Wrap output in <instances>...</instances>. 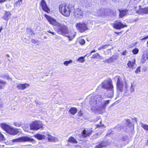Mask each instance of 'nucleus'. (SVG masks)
Returning a JSON list of instances; mask_svg holds the SVG:
<instances>
[{
    "mask_svg": "<svg viewBox=\"0 0 148 148\" xmlns=\"http://www.w3.org/2000/svg\"><path fill=\"white\" fill-rule=\"evenodd\" d=\"M114 79L116 82L117 90L118 92H121L126 90L127 87V84L125 80L119 76H116Z\"/></svg>",
    "mask_w": 148,
    "mask_h": 148,
    "instance_id": "f257e3e1",
    "label": "nucleus"
},
{
    "mask_svg": "<svg viewBox=\"0 0 148 148\" xmlns=\"http://www.w3.org/2000/svg\"><path fill=\"white\" fill-rule=\"evenodd\" d=\"M74 7L71 5H67L66 3L61 4L59 6V10L60 13L66 17L70 16L71 11L73 9Z\"/></svg>",
    "mask_w": 148,
    "mask_h": 148,
    "instance_id": "f03ea898",
    "label": "nucleus"
},
{
    "mask_svg": "<svg viewBox=\"0 0 148 148\" xmlns=\"http://www.w3.org/2000/svg\"><path fill=\"white\" fill-rule=\"evenodd\" d=\"M101 87L107 90L108 96L110 98L112 97L114 94L113 86L112 84L111 79L106 80L101 84Z\"/></svg>",
    "mask_w": 148,
    "mask_h": 148,
    "instance_id": "7ed1b4c3",
    "label": "nucleus"
},
{
    "mask_svg": "<svg viewBox=\"0 0 148 148\" xmlns=\"http://www.w3.org/2000/svg\"><path fill=\"white\" fill-rule=\"evenodd\" d=\"M102 99L101 96L100 95L96 96L94 98H92L90 102V104L91 106V109L92 110H97V108L96 107L97 106V104H99L101 103Z\"/></svg>",
    "mask_w": 148,
    "mask_h": 148,
    "instance_id": "20e7f679",
    "label": "nucleus"
},
{
    "mask_svg": "<svg viewBox=\"0 0 148 148\" xmlns=\"http://www.w3.org/2000/svg\"><path fill=\"white\" fill-rule=\"evenodd\" d=\"M75 27L78 32L80 33H83L89 29L88 27L87 23L83 22L77 23Z\"/></svg>",
    "mask_w": 148,
    "mask_h": 148,
    "instance_id": "39448f33",
    "label": "nucleus"
},
{
    "mask_svg": "<svg viewBox=\"0 0 148 148\" xmlns=\"http://www.w3.org/2000/svg\"><path fill=\"white\" fill-rule=\"evenodd\" d=\"M73 14L74 17L77 19H82L84 16L83 10L79 8H76L74 9Z\"/></svg>",
    "mask_w": 148,
    "mask_h": 148,
    "instance_id": "423d86ee",
    "label": "nucleus"
},
{
    "mask_svg": "<svg viewBox=\"0 0 148 148\" xmlns=\"http://www.w3.org/2000/svg\"><path fill=\"white\" fill-rule=\"evenodd\" d=\"M42 127V122L40 121L33 122L30 125V129L38 130Z\"/></svg>",
    "mask_w": 148,
    "mask_h": 148,
    "instance_id": "0eeeda50",
    "label": "nucleus"
},
{
    "mask_svg": "<svg viewBox=\"0 0 148 148\" xmlns=\"http://www.w3.org/2000/svg\"><path fill=\"white\" fill-rule=\"evenodd\" d=\"M57 27L58 29L57 31L59 34L64 35L68 32L67 27L65 25L59 23Z\"/></svg>",
    "mask_w": 148,
    "mask_h": 148,
    "instance_id": "6e6552de",
    "label": "nucleus"
},
{
    "mask_svg": "<svg viewBox=\"0 0 148 148\" xmlns=\"http://www.w3.org/2000/svg\"><path fill=\"white\" fill-rule=\"evenodd\" d=\"M35 140L32 138H30L27 136H22L19 138L14 139L12 140L13 142H20L26 141H32Z\"/></svg>",
    "mask_w": 148,
    "mask_h": 148,
    "instance_id": "1a4fd4ad",
    "label": "nucleus"
},
{
    "mask_svg": "<svg viewBox=\"0 0 148 148\" xmlns=\"http://www.w3.org/2000/svg\"><path fill=\"white\" fill-rule=\"evenodd\" d=\"M44 16L48 21L49 22L50 24H51L53 25L56 26L57 27L58 26V25L59 24V23H58L57 21L53 18L46 14H45Z\"/></svg>",
    "mask_w": 148,
    "mask_h": 148,
    "instance_id": "9d476101",
    "label": "nucleus"
},
{
    "mask_svg": "<svg viewBox=\"0 0 148 148\" xmlns=\"http://www.w3.org/2000/svg\"><path fill=\"white\" fill-rule=\"evenodd\" d=\"M44 16L48 21L49 22L50 24H51L53 25L56 26L57 27L58 26V25L59 24V23H58L57 21L53 18L46 14H45Z\"/></svg>",
    "mask_w": 148,
    "mask_h": 148,
    "instance_id": "9b49d317",
    "label": "nucleus"
},
{
    "mask_svg": "<svg viewBox=\"0 0 148 148\" xmlns=\"http://www.w3.org/2000/svg\"><path fill=\"white\" fill-rule=\"evenodd\" d=\"M113 27L115 29H120L122 28L126 27L127 25H124L121 22L117 21L114 24Z\"/></svg>",
    "mask_w": 148,
    "mask_h": 148,
    "instance_id": "f8f14e48",
    "label": "nucleus"
},
{
    "mask_svg": "<svg viewBox=\"0 0 148 148\" xmlns=\"http://www.w3.org/2000/svg\"><path fill=\"white\" fill-rule=\"evenodd\" d=\"M40 5L43 10L48 13L50 12V10L48 7L46 2L44 0L41 1Z\"/></svg>",
    "mask_w": 148,
    "mask_h": 148,
    "instance_id": "ddd939ff",
    "label": "nucleus"
},
{
    "mask_svg": "<svg viewBox=\"0 0 148 148\" xmlns=\"http://www.w3.org/2000/svg\"><path fill=\"white\" fill-rule=\"evenodd\" d=\"M29 86V84L27 83H18L17 84L16 88L18 90H24Z\"/></svg>",
    "mask_w": 148,
    "mask_h": 148,
    "instance_id": "4468645a",
    "label": "nucleus"
},
{
    "mask_svg": "<svg viewBox=\"0 0 148 148\" xmlns=\"http://www.w3.org/2000/svg\"><path fill=\"white\" fill-rule=\"evenodd\" d=\"M66 36L69 38L70 41L72 40L76 36V33L74 31H69L68 33L66 34Z\"/></svg>",
    "mask_w": 148,
    "mask_h": 148,
    "instance_id": "2eb2a0df",
    "label": "nucleus"
},
{
    "mask_svg": "<svg viewBox=\"0 0 148 148\" xmlns=\"http://www.w3.org/2000/svg\"><path fill=\"white\" fill-rule=\"evenodd\" d=\"M4 14L2 16V18L5 21H8L12 16L10 12L5 11Z\"/></svg>",
    "mask_w": 148,
    "mask_h": 148,
    "instance_id": "dca6fc26",
    "label": "nucleus"
},
{
    "mask_svg": "<svg viewBox=\"0 0 148 148\" xmlns=\"http://www.w3.org/2000/svg\"><path fill=\"white\" fill-rule=\"evenodd\" d=\"M8 134L12 135H15L17 134V130L14 127L10 126L8 131L6 132Z\"/></svg>",
    "mask_w": 148,
    "mask_h": 148,
    "instance_id": "f3484780",
    "label": "nucleus"
},
{
    "mask_svg": "<svg viewBox=\"0 0 148 148\" xmlns=\"http://www.w3.org/2000/svg\"><path fill=\"white\" fill-rule=\"evenodd\" d=\"M92 131L90 130H84L82 132V136L83 138H86L89 136L91 134Z\"/></svg>",
    "mask_w": 148,
    "mask_h": 148,
    "instance_id": "a211bd4d",
    "label": "nucleus"
},
{
    "mask_svg": "<svg viewBox=\"0 0 148 148\" xmlns=\"http://www.w3.org/2000/svg\"><path fill=\"white\" fill-rule=\"evenodd\" d=\"M147 60H148V51L144 53L141 58V62L144 63Z\"/></svg>",
    "mask_w": 148,
    "mask_h": 148,
    "instance_id": "6ab92c4d",
    "label": "nucleus"
},
{
    "mask_svg": "<svg viewBox=\"0 0 148 148\" xmlns=\"http://www.w3.org/2000/svg\"><path fill=\"white\" fill-rule=\"evenodd\" d=\"M135 64V60L134 59L132 61H129L127 64V65L128 67L133 69L135 68V67H134Z\"/></svg>",
    "mask_w": 148,
    "mask_h": 148,
    "instance_id": "aec40b11",
    "label": "nucleus"
},
{
    "mask_svg": "<svg viewBox=\"0 0 148 148\" xmlns=\"http://www.w3.org/2000/svg\"><path fill=\"white\" fill-rule=\"evenodd\" d=\"M119 17L120 18H122L126 15L128 13V10H119Z\"/></svg>",
    "mask_w": 148,
    "mask_h": 148,
    "instance_id": "412c9836",
    "label": "nucleus"
},
{
    "mask_svg": "<svg viewBox=\"0 0 148 148\" xmlns=\"http://www.w3.org/2000/svg\"><path fill=\"white\" fill-rule=\"evenodd\" d=\"M47 136L48 137V141L50 142H56L58 140L57 138L49 134H47Z\"/></svg>",
    "mask_w": 148,
    "mask_h": 148,
    "instance_id": "4be33fe9",
    "label": "nucleus"
},
{
    "mask_svg": "<svg viewBox=\"0 0 148 148\" xmlns=\"http://www.w3.org/2000/svg\"><path fill=\"white\" fill-rule=\"evenodd\" d=\"M137 12L141 14H148V7L145 8L140 9Z\"/></svg>",
    "mask_w": 148,
    "mask_h": 148,
    "instance_id": "5701e85b",
    "label": "nucleus"
},
{
    "mask_svg": "<svg viewBox=\"0 0 148 148\" xmlns=\"http://www.w3.org/2000/svg\"><path fill=\"white\" fill-rule=\"evenodd\" d=\"M0 126L1 128L5 130L6 132H7L10 126L9 125H8L5 123H1L0 124Z\"/></svg>",
    "mask_w": 148,
    "mask_h": 148,
    "instance_id": "b1692460",
    "label": "nucleus"
},
{
    "mask_svg": "<svg viewBox=\"0 0 148 148\" xmlns=\"http://www.w3.org/2000/svg\"><path fill=\"white\" fill-rule=\"evenodd\" d=\"M108 143L106 142H102L98 145L96 146V148H102L103 147H105L108 145Z\"/></svg>",
    "mask_w": 148,
    "mask_h": 148,
    "instance_id": "393cba45",
    "label": "nucleus"
},
{
    "mask_svg": "<svg viewBox=\"0 0 148 148\" xmlns=\"http://www.w3.org/2000/svg\"><path fill=\"white\" fill-rule=\"evenodd\" d=\"M34 136L36 138H37L39 140H41L42 139H45V137L46 136H45L41 135L39 134H37L34 135Z\"/></svg>",
    "mask_w": 148,
    "mask_h": 148,
    "instance_id": "a878e982",
    "label": "nucleus"
},
{
    "mask_svg": "<svg viewBox=\"0 0 148 148\" xmlns=\"http://www.w3.org/2000/svg\"><path fill=\"white\" fill-rule=\"evenodd\" d=\"M77 111V110L76 108L73 107L71 108L69 110L70 112L72 115H74Z\"/></svg>",
    "mask_w": 148,
    "mask_h": 148,
    "instance_id": "bb28decb",
    "label": "nucleus"
},
{
    "mask_svg": "<svg viewBox=\"0 0 148 148\" xmlns=\"http://www.w3.org/2000/svg\"><path fill=\"white\" fill-rule=\"evenodd\" d=\"M68 141L70 143H77V142L76 140L73 137H70L68 139Z\"/></svg>",
    "mask_w": 148,
    "mask_h": 148,
    "instance_id": "cd10ccee",
    "label": "nucleus"
},
{
    "mask_svg": "<svg viewBox=\"0 0 148 148\" xmlns=\"http://www.w3.org/2000/svg\"><path fill=\"white\" fill-rule=\"evenodd\" d=\"M23 0H18L14 4V6L16 5L17 7H20L22 3Z\"/></svg>",
    "mask_w": 148,
    "mask_h": 148,
    "instance_id": "c85d7f7f",
    "label": "nucleus"
},
{
    "mask_svg": "<svg viewBox=\"0 0 148 148\" xmlns=\"http://www.w3.org/2000/svg\"><path fill=\"white\" fill-rule=\"evenodd\" d=\"M86 56V55L84 57H81L77 59V61L83 63L85 61L84 58Z\"/></svg>",
    "mask_w": 148,
    "mask_h": 148,
    "instance_id": "c756f323",
    "label": "nucleus"
},
{
    "mask_svg": "<svg viewBox=\"0 0 148 148\" xmlns=\"http://www.w3.org/2000/svg\"><path fill=\"white\" fill-rule=\"evenodd\" d=\"M141 127L145 130L148 131V125L143 124L142 123H140Z\"/></svg>",
    "mask_w": 148,
    "mask_h": 148,
    "instance_id": "7c9ffc66",
    "label": "nucleus"
},
{
    "mask_svg": "<svg viewBox=\"0 0 148 148\" xmlns=\"http://www.w3.org/2000/svg\"><path fill=\"white\" fill-rule=\"evenodd\" d=\"M6 82L2 80H0V89H2L3 88L2 85H5L6 84Z\"/></svg>",
    "mask_w": 148,
    "mask_h": 148,
    "instance_id": "2f4dec72",
    "label": "nucleus"
},
{
    "mask_svg": "<svg viewBox=\"0 0 148 148\" xmlns=\"http://www.w3.org/2000/svg\"><path fill=\"white\" fill-rule=\"evenodd\" d=\"M73 61L72 60H70L69 61H66L64 62V64L66 66H67L68 65L72 62Z\"/></svg>",
    "mask_w": 148,
    "mask_h": 148,
    "instance_id": "473e14b6",
    "label": "nucleus"
},
{
    "mask_svg": "<svg viewBox=\"0 0 148 148\" xmlns=\"http://www.w3.org/2000/svg\"><path fill=\"white\" fill-rule=\"evenodd\" d=\"M118 56L116 55H113L112 57H111L112 60L113 62L115 61L118 58Z\"/></svg>",
    "mask_w": 148,
    "mask_h": 148,
    "instance_id": "72a5a7b5",
    "label": "nucleus"
},
{
    "mask_svg": "<svg viewBox=\"0 0 148 148\" xmlns=\"http://www.w3.org/2000/svg\"><path fill=\"white\" fill-rule=\"evenodd\" d=\"M5 140V138L3 134L0 132V142L3 141Z\"/></svg>",
    "mask_w": 148,
    "mask_h": 148,
    "instance_id": "f704fd0d",
    "label": "nucleus"
},
{
    "mask_svg": "<svg viewBox=\"0 0 148 148\" xmlns=\"http://www.w3.org/2000/svg\"><path fill=\"white\" fill-rule=\"evenodd\" d=\"M139 51L138 49L137 48H136L132 50V52L134 54H137Z\"/></svg>",
    "mask_w": 148,
    "mask_h": 148,
    "instance_id": "c9c22d12",
    "label": "nucleus"
},
{
    "mask_svg": "<svg viewBox=\"0 0 148 148\" xmlns=\"http://www.w3.org/2000/svg\"><path fill=\"white\" fill-rule=\"evenodd\" d=\"M99 12H100L99 13L100 14L99 15L104 16L106 14V12L104 9L99 11Z\"/></svg>",
    "mask_w": 148,
    "mask_h": 148,
    "instance_id": "e433bc0d",
    "label": "nucleus"
},
{
    "mask_svg": "<svg viewBox=\"0 0 148 148\" xmlns=\"http://www.w3.org/2000/svg\"><path fill=\"white\" fill-rule=\"evenodd\" d=\"M105 62L108 63H111L113 62L111 57L109 59L106 60Z\"/></svg>",
    "mask_w": 148,
    "mask_h": 148,
    "instance_id": "4c0bfd02",
    "label": "nucleus"
},
{
    "mask_svg": "<svg viewBox=\"0 0 148 148\" xmlns=\"http://www.w3.org/2000/svg\"><path fill=\"white\" fill-rule=\"evenodd\" d=\"M79 43L81 45H84L85 43V42L84 40L81 39L79 41Z\"/></svg>",
    "mask_w": 148,
    "mask_h": 148,
    "instance_id": "58836bf2",
    "label": "nucleus"
},
{
    "mask_svg": "<svg viewBox=\"0 0 148 148\" xmlns=\"http://www.w3.org/2000/svg\"><path fill=\"white\" fill-rule=\"evenodd\" d=\"M14 125L16 127H19L21 126V123L20 122H15Z\"/></svg>",
    "mask_w": 148,
    "mask_h": 148,
    "instance_id": "ea45409f",
    "label": "nucleus"
},
{
    "mask_svg": "<svg viewBox=\"0 0 148 148\" xmlns=\"http://www.w3.org/2000/svg\"><path fill=\"white\" fill-rule=\"evenodd\" d=\"M126 124L128 125H130L129 126V127H130V125H132L131 124V123H130V121L129 119H126Z\"/></svg>",
    "mask_w": 148,
    "mask_h": 148,
    "instance_id": "a19ab883",
    "label": "nucleus"
},
{
    "mask_svg": "<svg viewBox=\"0 0 148 148\" xmlns=\"http://www.w3.org/2000/svg\"><path fill=\"white\" fill-rule=\"evenodd\" d=\"M98 56L100 57V56L99 54L98 53H95L92 55V58H95Z\"/></svg>",
    "mask_w": 148,
    "mask_h": 148,
    "instance_id": "79ce46f5",
    "label": "nucleus"
},
{
    "mask_svg": "<svg viewBox=\"0 0 148 148\" xmlns=\"http://www.w3.org/2000/svg\"><path fill=\"white\" fill-rule=\"evenodd\" d=\"M140 66H138L136 69V70L135 71V72L136 73H138V72H140Z\"/></svg>",
    "mask_w": 148,
    "mask_h": 148,
    "instance_id": "37998d69",
    "label": "nucleus"
},
{
    "mask_svg": "<svg viewBox=\"0 0 148 148\" xmlns=\"http://www.w3.org/2000/svg\"><path fill=\"white\" fill-rule=\"evenodd\" d=\"M109 46V44H106L104 45H103L102 46V49H106L108 46Z\"/></svg>",
    "mask_w": 148,
    "mask_h": 148,
    "instance_id": "c03bdc74",
    "label": "nucleus"
},
{
    "mask_svg": "<svg viewBox=\"0 0 148 148\" xmlns=\"http://www.w3.org/2000/svg\"><path fill=\"white\" fill-rule=\"evenodd\" d=\"M134 90V89L133 87L132 84H131L130 91L131 92H133Z\"/></svg>",
    "mask_w": 148,
    "mask_h": 148,
    "instance_id": "a18cd8bd",
    "label": "nucleus"
},
{
    "mask_svg": "<svg viewBox=\"0 0 148 148\" xmlns=\"http://www.w3.org/2000/svg\"><path fill=\"white\" fill-rule=\"evenodd\" d=\"M101 122H100L101 124H100V125H96V127L97 128L99 127H103V126L104 125L103 124H101Z\"/></svg>",
    "mask_w": 148,
    "mask_h": 148,
    "instance_id": "49530a36",
    "label": "nucleus"
},
{
    "mask_svg": "<svg viewBox=\"0 0 148 148\" xmlns=\"http://www.w3.org/2000/svg\"><path fill=\"white\" fill-rule=\"evenodd\" d=\"M27 31L28 32H32V29L29 28H27Z\"/></svg>",
    "mask_w": 148,
    "mask_h": 148,
    "instance_id": "de8ad7c7",
    "label": "nucleus"
},
{
    "mask_svg": "<svg viewBox=\"0 0 148 148\" xmlns=\"http://www.w3.org/2000/svg\"><path fill=\"white\" fill-rule=\"evenodd\" d=\"M127 138V137L126 136H124L122 137V140L123 141H125Z\"/></svg>",
    "mask_w": 148,
    "mask_h": 148,
    "instance_id": "09e8293b",
    "label": "nucleus"
},
{
    "mask_svg": "<svg viewBox=\"0 0 148 148\" xmlns=\"http://www.w3.org/2000/svg\"><path fill=\"white\" fill-rule=\"evenodd\" d=\"M127 51H123V52H122L121 53V54L125 56L127 54Z\"/></svg>",
    "mask_w": 148,
    "mask_h": 148,
    "instance_id": "8fccbe9b",
    "label": "nucleus"
},
{
    "mask_svg": "<svg viewBox=\"0 0 148 148\" xmlns=\"http://www.w3.org/2000/svg\"><path fill=\"white\" fill-rule=\"evenodd\" d=\"M47 32H48L49 33L53 35H56V34H55V33L54 32H51L50 30H48V31H47Z\"/></svg>",
    "mask_w": 148,
    "mask_h": 148,
    "instance_id": "3c124183",
    "label": "nucleus"
},
{
    "mask_svg": "<svg viewBox=\"0 0 148 148\" xmlns=\"http://www.w3.org/2000/svg\"><path fill=\"white\" fill-rule=\"evenodd\" d=\"M148 38V36H145V37H144V38H141L140 39V40H145V39H147Z\"/></svg>",
    "mask_w": 148,
    "mask_h": 148,
    "instance_id": "603ef678",
    "label": "nucleus"
},
{
    "mask_svg": "<svg viewBox=\"0 0 148 148\" xmlns=\"http://www.w3.org/2000/svg\"><path fill=\"white\" fill-rule=\"evenodd\" d=\"M109 100H107L105 102L104 104L105 105L108 104L109 103Z\"/></svg>",
    "mask_w": 148,
    "mask_h": 148,
    "instance_id": "864d4df0",
    "label": "nucleus"
},
{
    "mask_svg": "<svg viewBox=\"0 0 148 148\" xmlns=\"http://www.w3.org/2000/svg\"><path fill=\"white\" fill-rule=\"evenodd\" d=\"M7 0H0V3H3L6 1Z\"/></svg>",
    "mask_w": 148,
    "mask_h": 148,
    "instance_id": "5fc2aeb1",
    "label": "nucleus"
},
{
    "mask_svg": "<svg viewBox=\"0 0 148 148\" xmlns=\"http://www.w3.org/2000/svg\"><path fill=\"white\" fill-rule=\"evenodd\" d=\"M96 52V51L95 50H94L91 51L90 54H91L92 53H94V52Z\"/></svg>",
    "mask_w": 148,
    "mask_h": 148,
    "instance_id": "6e6d98bb",
    "label": "nucleus"
},
{
    "mask_svg": "<svg viewBox=\"0 0 148 148\" xmlns=\"http://www.w3.org/2000/svg\"><path fill=\"white\" fill-rule=\"evenodd\" d=\"M6 78L8 79H10V77L9 76L7 75L6 76Z\"/></svg>",
    "mask_w": 148,
    "mask_h": 148,
    "instance_id": "4d7b16f0",
    "label": "nucleus"
},
{
    "mask_svg": "<svg viewBox=\"0 0 148 148\" xmlns=\"http://www.w3.org/2000/svg\"><path fill=\"white\" fill-rule=\"evenodd\" d=\"M102 49V46H101L98 48V49L99 50Z\"/></svg>",
    "mask_w": 148,
    "mask_h": 148,
    "instance_id": "13d9d810",
    "label": "nucleus"
},
{
    "mask_svg": "<svg viewBox=\"0 0 148 148\" xmlns=\"http://www.w3.org/2000/svg\"><path fill=\"white\" fill-rule=\"evenodd\" d=\"M31 42H32V43H34L35 42V40L33 39V40H31Z\"/></svg>",
    "mask_w": 148,
    "mask_h": 148,
    "instance_id": "bf43d9fd",
    "label": "nucleus"
},
{
    "mask_svg": "<svg viewBox=\"0 0 148 148\" xmlns=\"http://www.w3.org/2000/svg\"><path fill=\"white\" fill-rule=\"evenodd\" d=\"M114 33H115V34H117V35H119V34L120 32H114Z\"/></svg>",
    "mask_w": 148,
    "mask_h": 148,
    "instance_id": "052dcab7",
    "label": "nucleus"
},
{
    "mask_svg": "<svg viewBox=\"0 0 148 148\" xmlns=\"http://www.w3.org/2000/svg\"><path fill=\"white\" fill-rule=\"evenodd\" d=\"M2 29V27H1L0 28V32H1Z\"/></svg>",
    "mask_w": 148,
    "mask_h": 148,
    "instance_id": "680f3d73",
    "label": "nucleus"
},
{
    "mask_svg": "<svg viewBox=\"0 0 148 148\" xmlns=\"http://www.w3.org/2000/svg\"><path fill=\"white\" fill-rule=\"evenodd\" d=\"M7 57H10L9 55H6Z\"/></svg>",
    "mask_w": 148,
    "mask_h": 148,
    "instance_id": "e2e57ef3",
    "label": "nucleus"
},
{
    "mask_svg": "<svg viewBox=\"0 0 148 148\" xmlns=\"http://www.w3.org/2000/svg\"><path fill=\"white\" fill-rule=\"evenodd\" d=\"M81 112H82L81 111L80 112V113H81V114H80V116H81V114H82V113H81ZM79 115H80V114H79Z\"/></svg>",
    "mask_w": 148,
    "mask_h": 148,
    "instance_id": "0e129e2a",
    "label": "nucleus"
},
{
    "mask_svg": "<svg viewBox=\"0 0 148 148\" xmlns=\"http://www.w3.org/2000/svg\"><path fill=\"white\" fill-rule=\"evenodd\" d=\"M147 145H148V140H147Z\"/></svg>",
    "mask_w": 148,
    "mask_h": 148,
    "instance_id": "69168bd1",
    "label": "nucleus"
},
{
    "mask_svg": "<svg viewBox=\"0 0 148 148\" xmlns=\"http://www.w3.org/2000/svg\"><path fill=\"white\" fill-rule=\"evenodd\" d=\"M147 44L148 45V41L147 42Z\"/></svg>",
    "mask_w": 148,
    "mask_h": 148,
    "instance_id": "338daca9",
    "label": "nucleus"
},
{
    "mask_svg": "<svg viewBox=\"0 0 148 148\" xmlns=\"http://www.w3.org/2000/svg\"><path fill=\"white\" fill-rule=\"evenodd\" d=\"M1 105H0V107H1Z\"/></svg>",
    "mask_w": 148,
    "mask_h": 148,
    "instance_id": "774afa93",
    "label": "nucleus"
}]
</instances>
